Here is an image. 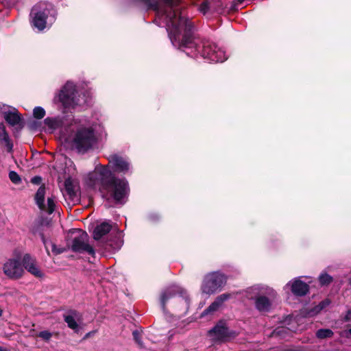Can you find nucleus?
Here are the masks:
<instances>
[{"mask_svg": "<svg viewBox=\"0 0 351 351\" xmlns=\"http://www.w3.org/2000/svg\"><path fill=\"white\" fill-rule=\"evenodd\" d=\"M345 319L346 321L351 320V308L348 311L347 314L346 315Z\"/></svg>", "mask_w": 351, "mask_h": 351, "instance_id": "obj_34", "label": "nucleus"}, {"mask_svg": "<svg viewBox=\"0 0 351 351\" xmlns=\"http://www.w3.org/2000/svg\"><path fill=\"white\" fill-rule=\"evenodd\" d=\"M108 160L115 172L127 173L130 170V162L121 156L113 155L108 158Z\"/></svg>", "mask_w": 351, "mask_h": 351, "instance_id": "obj_12", "label": "nucleus"}, {"mask_svg": "<svg viewBox=\"0 0 351 351\" xmlns=\"http://www.w3.org/2000/svg\"><path fill=\"white\" fill-rule=\"evenodd\" d=\"M227 282V276L220 271L207 274L203 280L201 290L202 293L211 295L221 290Z\"/></svg>", "mask_w": 351, "mask_h": 351, "instance_id": "obj_7", "label": "nucleus"}, {"mask_svg": "<svg viewBox=\"0 0 351 351\" xmlns=\"http://www.w3.org/2000/svg\"><path fill=\"white\" fill-rule=\"evenodd\" d=\"M56 11L51 3L40 2L32 9V23L39 31L43 30L47 25H51L55 21Z\"/></svg>", "mask_w": 351, "mask_h": 351, "instance_id": "obj_4", "label": "nucleus"}, {"mask_svg": "<svg viewBox=\"0 0 351 351\" xmlns=\"http://www.w3.org/2000/svg\"><path fill=\"white\" fill-rule=\"evenodd\" d=\"M3 271L8 277L12 278H20L23 273L21 264L16 259L7 261L4 265Z\"/></svg>", "mask_w": 351, "mask_h": 351, "instance_id": "obj_11", "label": "nucleus"}, {"mask_svg": "<svg viewBox=\"0 0 351 351\" xmlns=\"http://www.w3.org/2000/svg\"><path fill=\"white\" fill-rule=\"evenodd\" d=\"M42 241L45 245H46V241L43 235H42Z\"/></svg>", "mask_w": 351, "mask_h": 351, "instance_id": "obj_35", "label": "nucleus"}, {"mask_svg": "<svg viewBox=\"0 0 351 351\" xmlns=\"http://www.w3.org/2000/svg\"><path fill=\"white\" fill-rule=\"evenodd\" d=\"M75 85L71 82H67L59 93L55 96L53 102L60 105L62 108L64 112L71 108H74L77 106H81L86 101L81 99L77 96Z\"/></svg>", "mask_w": 351, "mask_h": 351, "instance_id": "obj_6", "label": "nucleus"}, {"mask_svg": "<svg viewBox=\"0 0 351 351\" xmlns=\"http://www.w3.org/2000/svg\"><path fill=\"white\" fill-rule=\"evenodd\" d=\"M246 0H238V2L241 4V3H243Z\"/></svg>", "mask_w": 351, "mask_h": 351, "instance_id": "obj_36", "label": "nucleus"}, {"mask_svg": "<svg viewBox=\"0 0 351 351\" xmlns=\"http://www.w3.org/2000/svg\"><path fill=\"white\" fill-rule=\"evenodd\" d=\"M176 293H178L180 295L179 301L184 302V310L186 311L189 308L190 305V299L187 295L186 291L180 287L174 285L168 287L161 294L160 303L163 311H165V304L167 300L174 296Z\"/></svg>", "mask_w": 351, "mask_h": 351, "instance_id": "obj_9", "label": "nucleus"}, {"mask_svg": "<svg viewBox=\"0 0 351 351\" xmlns=\"http://www.w3.org/2000/svg\"><path fill=\"white\" fill-rule=\"evenodd\" d=\"M332 278L326 273L322 274L319 277V280L322 285L330 284L332 282Z\"/></svg>", "mask_w": 351, "mask_h": 351, "instance_id": "obj_25", "label": "nucleus"}, {"mask_svg": "<svg viewBox=\"0 0 351 351\" xmlns=\"http://www.w3.org/2000/svg\"><path fill=\"white\" fill-rule=\"evenodd\" d=\"M3 117L5 120L11 125H19L22 121V117L15 108L3 111Z\"/></svg>", "mask_w": 351, "mask_h": 351, "instance_id": "obj_17", "label": "nucleus"}, {"mask_svg": "<svg viewBox=\"0 0 351 351\" xmlns=\"http://www.w3.org/2000/svg\"><path fill=\"white\" fill-rule=\"evenodd\" d=\"M89 187L98 189L102 197L107 201L123 204L125 203L130 188L125 179H120L113 176L109 166L98 164L86 178Z\"/></svg>", "mask_w": 351, "mask_h": 351, "instance_id": "obj_1", "label": "nucleus"}, {"mask_svg": "<svg viewBox=\"0 0 351 351\" xmlns=\"http://www.w3.org/2000/svg\"><path fill=\"white\" fill-rule=\"evenodd\" d=\"M333 332L330 329H319L316 332V336L319 339L331 337Z\"/></svg>", "mask_w": 351, "mask_h": 351, "instance_id": "obj_23", "label": "nucleus"}, {"mask_svg": "<svg viewBox=\"0 0 351 351\" xmlns=\"http://www.w3.org/2000/svg\"><path fill=\"white\" fill-rule=\"evenodd\" d=\"M9 178L14 184H19L21 181L20 176L15 171H10L9 173Z\"/></svg>", "mask_w": 351, "mask_h": 351, "instance_id": "obj_27", "label": "nucleus"}, {"mask_svg": "<svg viewBox=\"0 0 351 351\" xmlns=\"http://www.w3.org/2000/svg\"><path fill=\"white\" fill-rule=\"evenodd\" d=\"M232 298L231 293H223L215 299V300L202 313V315L204 316L209 313L216 311L222 304Z\"/></svg>", "mask_w": 351, "mask_h": 351, "instance_id": "obj_15", "label": "nucleus"}, {"mask_svg": "<svg viewBox=\"0 0 351 351\" xmlns=\"http://www.w3.org/2000/svg\"><path fill=\"white\" fill-rule=\"evenodd\" d=\"M24 267L32 274L36 277H42L43 273L36 265L35 261L28 254H25L23 258Z\"/></svg>", "mask_w": 351, "mask_h": 351, "instance_id": "obj_16", "label": "nucleus"}, {"mask_svg": "<svg viewBox=\"0 0 351 351\" xmlns=\"http://www.w3.org/2000/svg\"><path fill=\"white\" fill-rule=\"evenodd\" d=\"M66 199L76 204L80 201V190L79 182L77 180L68 178L64 181V189L62 192Z\"/></svg>", "mask_w": 351, "mask_h": 351, "instance_id": "obj_10", "label": "nucleus"}, {"mask_svg": "<svg viewBox=\"0 0 351 351\" xmlns=\"http://www.w3.org/2000/svg\"><path fill=\"white\" fill-rule=\"evenodd\" d=\"M286 287H290L291 292L298 296L305 295L308 291V285L299 278H295L290 281Z\"/></svg>", "mask_w": 351, "mask_h": 351, "instance_id": "obj_13", "label": "nucleus"}, {"mask_svg": "<svg viewBox=\"0 0 351 351\" xmlns=\"http://www.w3.org/2000/svg\"><path fill=\"white\" fill-rule=\"evenodd\" d=\"M0 141L5 144L9 152L12 151L13 145L10 141L8 134L3 123H0Z\"/></svg>", "mask_w": 351, "mask_h": 351, "instance_id": "obj_20", "label": "nucleus"}, {"mask_svg": "<svg viewBox=\"0 0 351 351\" xmlns=\"http://www.w3.org/2000/svg\"><path fill=\"white\" fill-rule=\"evenodd\" d=\"M199 11L205 14L208 10V3L207 1H204L199 6Z\"/></svg>", "mask_w": 351, "mask_h": 351, "instance_id": "obj_29", "label": "nucleus"}, {"mask_svg": "<svg viewBox=\"0 0 351 351\" xmlns=\"http://www.w3.org/2000/svg\"><path fill=\"white\" fill-rule=\"evenodd\" d=\"M133 336H134V339L136 340V341L141 345V342H140V340H139V338H138V333L137 331H134L133 332Z\"/></svg>", "mask_w": 351, "mask_h": 351, "instance_id": "obj_33", "label": "nucleus"}, {"mask_svg": "<svg viewBox=\"0 0 351 351\" xmlns=\"http://www.w3.org/2000/svg\"><path fill=\"white\" fill-rule=\"evenodd\" d=\"M209 334L214 341H224L228 336V330L225 323L220 322L209 331Z\"/></svg>", "mask_w": 351, "mask_h": 351, "instance_id": "obj_14", "label": "nucleus"}, {"mask_svg": "<svg viewBox=\"0 0 351 351\" xmlns=\"http://www.w3.org/2000/svg\"><path fill=\"white\" fill-rule=\"evenodd\" d=\"M52 250L56 254H61L63 252V250L57 248L55 245H52Z\"/></svg>", "mask_w": 351, "mask_h": 351, "instance_id": "obj_32", "label": "nucleus"}, {"mask_svg": "<svg viewBox=\"0 0 351 351\" xmlns=\"http://www.w3.org/2000/svg\"><path fill=\"white\" fill-rule=\"evenodd\" d=\"M348 333L351 336V328L348 330Z\"/></svg>", "mask_w": 351, "mask_h": 351, "instance_id": "obj_37", "label": "nucleus"}, {"mask_svg": "<svg viewBox=\"0 0 351 351\" xmlns=\"http://www.w3.org/2000/svg\"><path fill=\"white\" fill-rule=\"evenodd\" d=\"M33 114L36 119H40L45 117V110L43 108L38 106L34 108L33 110Z\"/></svg>", "mask_w": 351, "mask_h": 351, "instance_id": "obj_26", "label": "nucleus"}, {"mask_svg": "<svg viewBox=\"0 0 351 351\" xmlns=\"http://www.w3.org/2000/svg\"><path fill=\"white\" fill-rule=\"evenodd\" d=\"M61 138L71 149L85 153L97 143L94 129L86 120L73 119L62 132Z\"/></svg>", "mask_w": 351, "mask_h": 351, "instance_id": "obj_2", "label": "nucleus"}, {"mask_svg": "<svg viewBox=\"0 0 351 351\" xmlns=\"http://www.w3.org/2000/svg\"><path fill=\"white\" fill-rule=\"evenodd\" d=\"M77 317V315L75 311H73L70 314L64 316V319L68 326L75 332L79 330V325L76 321Z\"/></svg>", "mask_w": 351, "mask_h": 351, "instance_id": "obj_18", "label": "nucleus"}, {"mask_svg": "<svg viewBox=\"0 0 351 351\" xmlns=\"http://www.w3.org/2000/svg\"><path fill=\"white\" fill-rule=\"evenodd\" d=\"M112 228L108 222H103L97 226L93 231V238L95 241L99 242L101 245L106 250H117L122 244V234L120 232H116L114 234H110V239L105 241V237L108 234Z\"/></svg>", "mask_w": 351, "mask_h": 351, "instance_id": "obj_5", "label": "nucleus"}, {"mask_svg": "<svg viewBox=\"0 0 351 351\" xmlns=\"http://www.w3.org/2000/svg\"><path fill=\"white\" fill-rule=\"evenodd\" d=\"M286 331L287 329L285 328L284 327H279L275 330L274 332L278 335H282V333Z\"/></svg>", "mask_w": 351, "mask_h": 351, "instance_id": "obj_31", "label": "nucleus"}, {"mask_svg": "<svg viewBox=\"0 0 351 351\" xmlns=\"http://www.w3.org/2000/svg\"><path fill=\"white\" fill-rule=\"evenodd\" d=\"M42 178L40 176H34L32 178L31 182L34 184H40L41 183Z\"/></svg>", "mask_w": 351, "mask_h": 351, "instance_id": "obj_30", "label": "nucleus"}, {"mask_svg": "<svg viewBox=\"0 0 351 351\" xmlns=\"http://www.w3.org/2000/svg\"><path fill=\"white\" fill-rule=\"evenodd\" d=\"M2 315V311L0 309V316Z\"/></svg>", "mask_w": 351, "mask_h": 351, "instance_id": "obj_38", "label": "nucleus"}, {"mask_svg": "<svg viewBox=\"0 0 351 351\" xmlns=\"http://www.w3.org/2000/svg\"><path fill=\"white\" fill-rule=\"evenodd\" d=\"M45 187L43 185L39 187L35 195L36 203L40 210H45Z\"/></svg>", "mask_w": 351, "mask_h": 351, "instance_id": "obj_19", "label": "nucleus"}, {"mask_svg": "<svg viewBox=\"0 0 351 351\" xmlns=\"http://www.w3.org/2000/svg\"><path fill=\"white\" fill-rule=\"evenodd\" d=\"M55 199L54 197L51 196L47 198V206H45V210L49 214H51L55 210Z\"/></svg>", "mask_w": 351, "mask_h": 351, "instance_id": "obj_24", "label": "nucleus"}, {"mask_svg": "<svg viewBox=\"0 0 351 351\" xmlns=\"http://www.w3.org/2000/svg\"><path fill=\"white\" fill-rule=\"evenodd\" d=\"M276 296L275 290L267 286L257 285L246 290V297L254 301L255 308L259 312H269Z\"/></svg>", "mask_w": 351, "mask_h": 351, "instance_id": "obj_3", "label": "nucleus"}, {"mask_svg": "<svg viewBox=\"0 0 351 351\" xmlns=\"http://www.w3.org/2000/svg\"><path fill=\"white\" fill-rule=\"evenodd\" d=\"M71 249L73 251L79 253H87L90 255H95L93 247L88 243V234L82 230H74L72 232Z\"/></svg>", "mask_w": 351, "mask_h": 351, "instance_id": "obj_8", "label": "nucleus"}, {"mask_svg": "<svg viewBox=\"0 0 351 351\" xmlns=\"http://www.w3.org/2000/svg\"><path fill=\"white\" fill-rule=\"evenodd\" d=\"M349 282H350V284L351 285V278H350V280H349Z\"/></svg>", "mask_w": 351, "mask_h": 351, "instance_id": "obj_39", "label": "nucleus"}, {"mask_svg": "<svg viewBox=\"0 0 351 351\" xmlns=\"http://www.w3.org/2000/svg\"><path fill=\"white\" fill-rule=\"evenodd\" d=\"M330 304V300L326 299L322 301L317 306L313 308L310 312L309 314L311 315H314L318 313H319L322 309L328 306Z\"/></svg>", "mask_w": 351, "mask_h": 351, "instance_id": "obj_22", "label": "nucleus"}, {"mask_svg": "<svg viewBox=\"0 0 351 351\" xmlns=\"http://www.w3.org/2000/svg\"><path fill=\"white\" fill-rule=\"evenodd\" d=\"M38 337H41L45 340H49L51 337V333L47 330L41 331L38 334Z\"/></svg>", "mask_w": 351, "mask_h": 351, "instance_id": "obj_28", "label": "nucleus"}, {"mask_svg": "<svg viewBox=\"0 0 351 351\" xmlns=\"http://www.w3.org/2000/svg\"><path fill=\"white\" fill-rule=\"evenodd\" d=\"M45 123L48 126V128L51 130H56L62 125V121L61 119L57 118H50L47 117L44 121Z\"/></svg>", "mask_w": 351, "mask_h": 351, "instance_id": "obj_21", "label": "nucleus"}]
</instances>
